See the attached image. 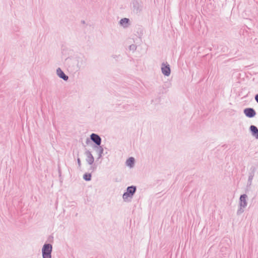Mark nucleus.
Returning <instances> with one entry per match:
<instances>
[{
  "instance_id": "nucleus-4",
  "label": "nucleus",
  "mask_w": 258,
  "mask_h": 258,
  "mask_svg": "<svg viewBox=\"0 0 258 258\" xmlns=\"http://www.w3.org/2000/svg\"><path fill=\"white\" fill-rule=\"evenodd\" d=\"M161 72L165 76H169L171 73L170 66L167 63L163 62L161 65Z\"/></svg>"
},
{
  "instance_id": "nucleus-5",
  "label": "nucleus",
  "mask_w": 258,
  "mask_h": 258,
  "mask_svg": "<svg viewBox=\"0 0 258 258\" xmlns=\"http://www.w3.org/2000/svg\"><path fill=\"white\" fill-rule=\"evenodd\" d=\"M90 139L95 144V145L94 146H98L101 145V138L98 135L95 133H92L90 135Z\"/></svg>"
},
{
  "instance_id": "nucleus-7",
  "label": "nucleus",
  "mask_w": 258,
  "mask_h": 258,
  "mask_svg": "<svg viewBox=\"0 0 258 258\" xmlns=\"http://www.w3.org/2000/svg\"><path fill=\"white\" fill-rule=\"evenodd\" d=\"M247 196L246 194H243L240 196L239 198V207L245 208L247 206V202L246 199Z\"/></svg>"
},
{
  "instance_id": "nucleus-12",
  "label": "nucleus",
  "mask_w": 258,
  "mask_h": 258,
  "mask_svg": "<svg viewBox=\"0 0 258 258\" xmlns=\"http://www.w3.org/2000/svg\"><path fill=\"white\" fill-rule=\"evenodd\" d=\"M255 167H251L250 169V172H249L248 175V184L250 185L251 184L252 180L253 179V176L254 175V173L255 171Z\"/></svg>"
},
{
  "instance_id": "nucleus-15",
  "label": "nucleus",
  "mask_w": 258,
  "mask_h": 258,
  "mask_svg": "<svg viewBox=\"0 0 258 258\" xmlns=\"http://www.w3.org/2000/svg\"><path fill=\"white\" fill-rule=\"evenodd\" d=\"M135 164V159L133 157H130L126 160V164L127 166L132 168L134 166Z\"/></svg>"
},
{
  "instance_id": "nucleus-11",
  "label": "nucleus",
  "mask_w": 258,
  "mask_h": 258,
  "mask_svg": "<svg viewBox=\"0 0 258 258\" xmlns=\"http://www.w3.org/2000/svg\"><path fill=\"white\" fill-rule=\"evenodd\" d=\"M133 11L138 14L142 10V7L137 1H134L133 2Z\"/></svg>"
},
{
  "instance_id": "nucleus-18",
  "label": "nucleus",
  "mask_w": 258,
  "mask_h": 258,
  "mask_svg": "<svg viewBox=\"0 0 258 258\" xmlns=\"http://www.w3.org/2000/svg\"><path fill=\"white\" fill-rule=\"evenodd\" d=\"M129 49L130 50H132V51H134L137 49V46L135 44H132V45H130Z\"/></svg>"
},
{
  "instance_id": "nucleus-20",
  "label": "nucleus",
  "mask_w": 258,
  "mask_h": 258,
  "mask_svg": "<svg viewBox=\"0 0 258 258\" xmlns=\"http://www.w3.org/2000/svg\"><path fill=\"white\" fill-rule=\"evenodd\" d=\"M77 162H78V164L79 165V167H81V160H80V158H78Z\"/></svg>"
},
{
  "instance_id": "nucleus-8",
  "label": "nucleus",
  "mask_w": 258,
  "mask_h": 258,
  "mask_svg": "<svg viewBox=\"0 0 258 258\" xmlns=\"http://www.w3.org/2000/svg\"><path fill=\"white\" fill-rule=\"evenodd\" d=\"M85 155L86 156V161L89 165H92V164L94 162V158L91 154V152L89 151H86L85 152Z\"/></svg>"
},
{
  "instance_id": "nucleus-16",
  "label": "nucleus",
  "mask_w": 258,
  "mask_h": 258,
  "mask_svg": "<svg viewBox=\"0 0 258 258\" xmlns=\"http://www.w3.org/2000/svg\"><path fill=\"white\" fill-rule=\"evenodd\" d=\"M83 179L86 181H90L91 179V174L86 173L83 175Z\"/></svg>"
},
{
  "instance_id": "nucleus-10",
  "label": "nucleus",
  "mask_w": 258,
  "mask_h": 258,
  "mask_svg": "<svg viewBox=\"0 0 258 258\" xmlns=\"http://www.w3.org/2000/svg\"><path fill=\"white\" fill-rule=\"evenodd\" d=\"M249 131L252 137H254L256 140H258V128L254 125H251L249 127Z\"/></svg>"
},
{
  "instance_id": "nucleus-17",
  "label": "nucleus",
  "mask_w": 258,
  "mask_h": 258,
  "mask_svg": "<svg viewBox=\"0 0 258 258\" xmlns=\"http://www.w3.org/2000/svg\"><path fill=\"white\" fill-rule=\"evenodd\" d=\"M244 208H245L239 207V209H238V210L237 211V214L238 215L241 214L244 212Z\"/></svg>"
},
{
  "instance_id": "nucleus-19",
  "label": "nucleus",
  "mask_w": 258,
  "mask_h": 258,
  "mask_svg": "<svg viewBox=\"0 0 258 258\" xmlns=\"http://www.w3.org/2000/svg\"><path fill=\"white\" fill-rule=\"evenodd\" d=\"M112 57L116 60H118L120 59L121 56L120 55L113 54L112 55Z\"/></svg>"
},
{
  "instance_id": "nucleus-22",
  "label": "nucleus",
  "mask_w": 258,
  "mask_h": 258,
  "mask_svg": "<svg viewBox=\"0 0 258 258\" xmlns=\"http://www.w3.org/2000/svg\"><path fill=\"white\" fill-rule=\"evenodd\" d=\"M95 169H96V167H93V166H92L90 167V170H91L92 171H94V170H95Z\"/></svg>"
},
{
  "instance_id": "nucleus-1",
  "label": "nucleus",
  "mask_w": 258,
  "mask_h": 258,
  "mask_svg": "<svg viewBox=\"0 0 258 258\" xmlns=\"http://www.w3.org/2000/svg\"><path fill=\"white\" fill-rule=\"evenodd\" d=\"M69 68L74 72H78L87 65V58L82 54H77L66 59Z\"/></svg>"
},
{
  "instance_id": "nucleus-6",
  "label": "nucleus",
  "mask_w": 258,
  "mask_h": 258,
  "mask_svg": "<svg viewBox=\"0 0 258 258\" xmlns=\"http://www.w3.org/2000/svg\"><path fill=\"white\" fill-rule=\"evenodd\" d=\"M243 112L245 116L249 118H252L256 114L255 111L252 108H246L244 109Z\"/></svg>"
},
{
  "instance_id": "nucleus-13",
  "label": "nucleus",
  "mask_w": 258,
  "mask_h": 258,
  "mask_svg": "<svg viewBox=\"0 0 258 258\" xmlns=\"http://www.w3.org/2000/svg\"><path fill=\"white\" fill-rule=\"evenodd\" d=\"M93 148L98 154V159L101 158L104 151L103 147L100 145L98 146H94Z\"/></svg>"
},
{
  "instance_id": "nucleus-21",
  "label": "nucleus",
  "mask_w": 258,
  "mask_h": 258,
  "mask_svg": "<svg viewBox=\"0 0 258 258\" xmlns=\"http://www.w3.org/2000/svg\"><path fill=\"white\" fill-rule=\"evenodd\" d=\"M254 99L256 102L258 103V94L255 95Z\"/></svg>"
},
{
  "instance_id": "nucleus-24",
  "label": "nucleus",
  "mask_w": 258,
  "mask_h": 258,
  "mask_svg": "<svg viewBox=\"0 0 258 258\" xmlns=\"http://www.w3.org/2000/svg\"><path fill=\"white\" fill-rule=\"evenodd\" d=\"M88 141H89V140L88 139H87V143L88 142Z\"/></svg>"
},
{
  "instance_id": "nucleus-3",
  "label": "nucleus",
  "mask_w": 258,
  "mask_h": 258,
  "mask_svg": "<svg viewBox=\"0 0 258 258\" xmlns=\"http://www.w3.org/2000/svg\"><path fill=\"white\" fill-rule=\"evenodd\" d=\"M52 245L50 243H45L42 248V255L43 258H51Z\"/></svg>"
},
{
  "instance_id": "nucleus-2",
  "label": "nucleus",
  "mask_w": 258,
  "mask_h": 258,
  "mask_svg": "<svg viewBox=\"0 0 258 258\" xmlns=\"http://www.w3.org/2000/svg\"><path fill=\"white\" fill-rule=\"evenodd\" d=\"M137 190L136 186L132 185L128 186L126 191L122 195V199L124 201L126 202L128 198L132 199Z\"/></svg>"
},
{
  "instance_id": "nucleus-9",
  "label": "nucleus",
  "mask_w": 258,
  "mask_h": 258,
  "mask_svg": "<svg viewBox=\"0 0 258 258\" xmlns=\"http://www.w3.org/2000/svg\"><path fill=\"white\" fill-rule=\"evenodd\" d=\"M56 74L60 78L65 81H67L69 80V77L59 68L56 69Z\"/></svg>"
},
{
  "instance_id": "nucleus-23",
  "label": "nucleus",
  "mask_w": 258,
  "mask_h": 258,
  "mask_svg": "<svg viewBox=\"0 0 258 258\" xmlns=\"http://www.w3.org/2000/svg\"><path fill=\"white\" fill-rule=\"evenodd\" d=\"M164 85L166 86V88H169V85H168V86H166V85Z\"/></svg>"
},
{
  "instance_id": "nucleus-14",
  "label": "nucleus",
  "mask_w": 258,
  "mask_h": 258,
  "mask_svg": "<svg viewBox=\"0 0 258 258\" xmlns=\"http://www.w3.org/2000/svg\"><path fill=\"white\" fill-rule=\"evenodd\" d=\"M130 20L128 18H124L121 19L119 21L120 25L123 26L124 28H127L129 25Z\"/></svg>"
}]
</instances>
